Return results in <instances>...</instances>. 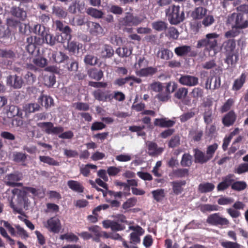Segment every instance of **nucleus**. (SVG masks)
Segmentation results:
<instances>
[{"instance_id":"obj_1","label":"nucleus","mask_w":248,"mask_h":248,"mask_svg":"<svg viewBox=\"0 0 248 248\" xmlns=\"http://www.w3.org/2000/svg\"><path fill=\"white\" fill-rule=\"evenodd\" d=\"M7 193L9 194L11 193L13 196L17 194L15 202L12 200L10 201V206L13 209L14 212L22 214L23 209H27L29 205L28 199L24 191L15 188L11 191L8 190Z\"/></svg>"},{"instance_id":"obj_2","label":"nucleus","mask_w":248,"mask_h":248,"mask_svg":"<svg viewBox=\"0 0 248 248\" xmlns=\"http://www.w3.org/2000/svg\"><path fill=\"white\" fill-rule=\"evenodd\" d=\"M165 12L166 16L171 25H178L185 19V12L183 10L181 11L179 5H170Z\"/></svg>"},{"instance_id":"obj_3","label":"nucleus","mask_w":248,"mask_h":248,"mask_svg":"<svg viewBox=\"0 0 248 248\" xmlns=\"http://www.w3.org/2000/svg\"><path fill=\"white\" fill-rule=\"evenodd\" d=\"M219 37V34L216 32L207 33L204 38L198 41L197 47H205V50L209 52L215 50L217 46V39Z\"/></svg>"},{"instance_id":"obj_4","label":"nucleus","mask_w":248,"mask_h":248,"mask_svg":"<svg viewBox=\"0 0 248 248\" xmlns=\"http://www.w3.org/2000/svg\"><path fill=\"white\" fill-rule=\"evenodd\" d=\"M222 48L226 56L225 62L228 64H233V56H235L236 41L234 39H230L225 41L222 44Z\"/></svg>"},{"instance_id":"obj_5","label":"nucleus","mask_w":248,"mask_h":248,"mask_svg":"<svg viewBox=\"0 0 248 248\" xmlns=\"http://www.w3.org/2000/svg\"><path fill=\"white\" fill-rule=\"evenodd\" d=\"M144 17L143 16H134L133 13L127 12L124 17L120 19L119 23L122 26H137L141 24L144 21Z\"/></svg>"},{"instance_id":"obj_6","label":"nucleus","mask_w":248,"mask_h":248,"mask_svg":"<svg viewBox=\"0 0 248 248\" xmlns=\"http://www.w3.org/2000/svg\"><path fill=\"white\" fill-rule=\"evenodd\" d=\"M177 88V84L169 82L167 83L165 91H161L156 95V98L159 101L166 102L170 98V93L174 92Z\"/></svg>"},{"instance_id":"obj_7","label":"nucleus","mask_w":248,"mask_h":248,"mask_svg":"<svg viewBox=\"0 0 248 248\" xmlns=\"http://www.w3.org/2000/svg\"><path fill=\"white\" fill-rule=\"evenodd\" d=\"M229 20L233 23L232 26L236 28L244 29L248 27V20L244 19L241 13H232L229 17Z\"/></svg>"},{"instance_id":"obj_8","label":"nucleus","mask_w":248,"mask_h":248,"mask_svg":"<svg viewBox=\"0 0 248 248\" xmlns=\"http://www.w3.org/2000/svg\"><path fill=\"white\" fill-rule=\"evenodd\" d=\"M206 222L214 226H228L229 224V220L225 217H221L219 213H214L209 215L206 220Z\"/></svg>"},{"instance_id":"obj_9","label":"nucleus","mask_w":248,"mask_h":248,"mask_svg":"<svg viewBox=\"0 0 248 248\" xmlns=\"http://www.w3.org/2000/svg\"><path fill=\"white\" fill-rule=\"evenodd\" d=\"M37 125L48 134L58 135L64 130L62 126H54L51 122L39 123Z\"/></svg>"},{"instance_id":"obj_10","label":"nucleus","mask_w":248,"mask_h":248,"mask_svg":"<svg viewBox=\"0 0 248 248\" xmlns=\"http://www.w3.org/2000/svg\"><path fill=\"white\" fill-rule=\"evenodd\" d=\"M93 95L94 98L102 102H111L112 101L111 93L109 90L97 89L95 90Z\"/></svg>"},{"instance_id":"obj_11","label":"nucleus","mask_w":248,"mask_h":248,"mask_svg":"<svg viewBox=\"0 0 248 248\" xmlns=\"http://www.w3.org/2000/svg\"><path fill=\"white\" fill-rule=\"evenodd\" d=\"M44 226L48 230L54 233L59 232L61 228L60 221L56 217H51L47 220L46 222L44 223Z\"/></svg>"},{"instance_id":"obj_12","label":"nucleus","mask_w":248,"mask_h":248,"mask_svg":"<svg viewBox=\"0 0 248 248\" xmlns=\"http://www.w3.org/2000/svg\"><path fill=\"white\" fill-rule=\"evenodd\" d=\"M233 174H229L225 177H222V181L219 183L217 186V190L218 191H224L228 188L230 186L232 187L234 181Z\"/></svg>"},{"instance_id":"obj_13","label":"nucleus","mask_w":248,"mask_h":248,"mask_svg":"<svg viewBox=\"0 0 248 248\" xmlns=\"http://www.w3.org/2000/svg\"><path fill=\"white\" fill-rule=\"evenodd\" d=\"M42 37L44 39V43H45L51 46L55 45L56 41L61 43H64L65 42L61 34L56 35V36L54 37L52 34L50 33L48 31Z\"/></svg>"},{"instance_id":"obj_14","label":"nucleus","mask_w":248,"mask_h":248,"mask_svg":"<svg viewBox=\"0 0 248 248\" xmlns=\"http://www.w3.org/2000/svg\"><path fill=\"white\" fill-rule=\"evenodd\" d=\"M53 26L55 27L56 30H58L65 34L66 37L64 39V41L65 40L71 39L70 33L71 30L69 26H65L62 21L59 20H57L53 22Z\"/></svg>"},{"instance_id":"obj_15","label":"nucleus","mask_w":248,"mask_h":248,"mask_svg":"<svg viewBox=\"0 0 248 248\" xmlns=\"http://www.w3.org/2000/svg\"><path fill=\"white\" fill-rule=\"evenodd\" d=\"M237 115L234 110H232L227 113L222 119L223 124L226 127L232 125L235 122Z\"/></svg>"},{"instance_id":"obj_16","label":"nucleus","mask_w":248,"mask_h":248,"mask_svg":"<svg viewBox=\"0 0 248 248\" xmlns=\"http://www.w3.org/2000/svg\"><path fill=\"white\" fill-rule=\"evenodd\" d=\"M198 81L199 79L197 77L190 75L182 76L179 80L181 84L190 87L197 85L198 84Z\"/></svg>"},{"instance_id":"obj_17","label":"nucleus","mask_w":248,"mask_h":248,"mask_svg":"<svg viewBox=\"0 0 248 248\" xmlns=\"http://www.w3.org/2000/svg\"><path fill=\"white\" fill-rule=\"evenodd\" d=\"M86 24L92 34L93 35L103 34L104 29L98 23L88 21L86 22Z\"/></svg>"},{"instance_id":"obj_18","label":"nucleus","mask_w":248,"mask_h":248,"mask_svg":"<svg viewBox=\"0 0 248 248\" xmlns=\"http://www.w3.org/2000/svg\"><path fill=\"white\" fill-rule=\"evenodd\" d=\"M23 84L22 78L16 75L9 76L7 78V84L15 89L20 88Z\"/></svg>"},{"instance_id":"obj_19","label":"nucleus","mask_w":248,"mask_h":248,"mask_svg":"<svg viewBox=\"0 0 248 248\" xmlns=\"http://www.w3.org/2000/svg\"><path fill=\"white\" fill-rule=\"evenodd\" d=\"M154 125L162 128H170L174 126L175 122L168 118H156L154 121Z\"/></svg>"},{"instance_id":"obj_20","label":"nucleus","mask_w":248,"mask_h":248,"mask_svg":"<svg viewBox=\"0 0 248 248\" xmlns=\"http://www.w3.org/2000/svg\"><path fill=\"white\" fill-rule=\"evenodd\" d=\"M193 151L194 152V161L196 163L202 164L209 161L206 154L201 150L198 148H195Z\"/></svg>"},{"instance_id":"obj_21","label":"nucleus","mask_w":248,"mask_h":248,"mask_svg":"<svg viewBox=\"0 0 248 248\" xmlns=\"http://www.w3.org/2000/svg\"><path fill=\"white\" fill-rule=\"evenodd\" d=\"M22 178V174L20 173L16 172L8 174L6 177L7 185L10 186H19L20 183L16 182L20 180Z\"/></svg>"},{"instance_id":"obj_22","label":"nucleus","mask_w":248,"mask_h":248,"mask_svg":"<svg viewBox=\"0 0 248 248\" xmlns=\"http://www.w3.org/2000/svg\"><path fill=\"white\" fill-rule=\"evenodd\" d=\"M189 175V170L185 168H179L173 169L171 172L169 173V176L171 178H184L188 176Z\"/></svg>"},{"instance_id":"obj_23","label":"nucleus","mask_w":248,"mask_h":248,"mask_svg":"<svg viewBox=\"0 0 248 248\" xmlns=\"http://www.w3.org/2000/svg\"><path fill=\"white\" fill-rule=\"evenodd\" d=\"M148 153L151 156H155L161 154L164 151L161 147H158L157 144L154 142H150L148 145Z\"/></svg>"},{"instance_id":"obj_24","label":"nucleus","mask_w":248,"mask_h":248,"mask_svg":"<svg viewBox=\"0 0 248 248\" xmlns=\"http://www.w3.org/2000/svg\"><path fill=\"white\" fill-rule=\"evenodd\" d=\"M173 53L168 48L161 47L157 51L156 56L161 60L168 61L172 58Z\"/></svg>"},{"instance_id":"obj_25","label":"nucleus","mask_w":248,"mask_h":248,"mask_svg":"<svg viewBox=\"0 0 248 248\" xmlns=\"http://www.w3.org/2000/svg\"><path fill=\"white\" fill-rule=\"evenodd\" d=\"M207 9L203 7H196L191 14V16L194 19H201L207 13Z\"/></svg>"},{"instance_id":"obj_26","label":"nucleus","mask_w":248,"mask_h":248,"mask_svg":"<svg viewBox=\"0 0 248 248\" xmlns=\"http://www.w3.org/2000/svg\"><path fill=\"white\" fill-rule=\"evenodd\" d=\"M186 184V182L185 180L176 181L171 182L173 193L177 195L181 194L183 191V186H185Z\"/></svg>"},{"instance_id":"obj_27","label":"nucleus","mask_w":248,"mask_h":248,"mask_svg":"<svg viewBox=\"0 0 248 248\" xmlns=\"http://www.w3.org/2000/svg\"><path fill=\"white\" fill-rule=\"evenodd\" d=\"M11 14L19 19L20 20H24L27 17V14L23 9L18 7H13L11 9Z\"/></svg>"},{"instance_id":"obj_28","label":"nucleus","mask_w":248,"mask_h":248,"mask_svg":"<svg viewBox=\"0 0 248 248\" xmlns=\"http://www.w3.org/2000/svg\"><path fill=\"white\" fill-rule=\"evenodd\" d=\"M246 75L245 73H242L239 78L236 79L233 84L232 90L235 91H238L241 89L246 82Z\"/></svg>"},{"instance_id":"obj_29","label":"nucleus","mask_w":248,"mask_h":248,"mask_svg":"<svg viewBox=\"0 0 248 248\" xmlns=\"http://www.w3.org/2000/svg\"><path fill=\"white\" fill-rule=\"evenodd\" d=\"M100 53L102 58H110L113 56L114 50L111 46L105 44L103 46Z\"/></svg>"},{"instance_id":"obj_30","label":"nucleus","mask_w":248,"mask_h":248,"mask_svg":"<svg viewBox=\"0 0 248 248\" xmlns=\"http://www.w3.org/2000/svg\"><path fill=\"white\" fill-rule=\"evenodd\" d=\"M157 72V68L152 66L141 68L138 72V75L140 77L152 76Z\"/></svg>"},{"instance_id":"obj_31","label":"nucleus","mask_w":248,"mask_h":248,"mask_svg":"<svg viewBox=\"0 0 248 248\" xmlns=\"http://www.w3.org/2000/svg\"><path fill=\"white\" fill-rule=\"evenodd\" d=\"M191 50L190 46L183 45L175 48L174 52L178 56L182 57L187 55Z\"/></svg>"},{"instance_id":"obj_32","label":"nucleus","mask_w":248,"mask_h":248,"mask_svg":"<svg viewBox=\"0 0 248 248\" xmlns=\"http://www.w3.org/2000/svg\"><path fill=\"white\" fill-rule=\"evenodd\" d=\"M38 102L39 103L41 104L42 106L47 108L52 105L53 100L51 97L45 95L42 93L38 99Z\"/></svg>"},{"instance_id":"obj_33","label":"nucleus","mask_w":248,"mask_h":248,"mask_svg":"<svg viewBox=\"0 0 248 248\" xmlns=\"http://www.w3.org/2000/svg\"><path fill=\"white\" fill-rule=\"evenodd\" d=\"M215 188V185L209 182L201 183L198 186V191L202 193L212 191Z\"/></svg>"},{"instance_id":"obj_34","label":"nucleus","mask_w":248,"mask_h":248,"mask_svg":"<svg viewBox=\"0 0 248 248\" xmlns=\"http://www.w3.org/2000/svg\"><path fill=\"white\" fill-rule=\"evenodd\" d=\"M28 155L22 152H15L13 154V160L18 163H21L23 166H26L25 162Z\"/></svg>"},{"instance_id":"obj_35","label":"nucleus","mask_w":248,"mask_h":248,"mask_svg":"<svg viewBox=\"0 0 248 248\" xmlns=\"http://www.w3.org/2000/svg\"><path fill=\"white\" fill-rule=\"evenodd\" d=\"M86 13L95 18H101L104 15V13L102 11L93 7H89L87 9Z\"/></svg>"},{"instance_id":"obj_36","label":"nucleus","mask_w":248,"mask_h":248,"mask_svg":"<svg viewBox=\"0 0 248 248\" xmlns=\"http://www.w3.org/2000/svg\"><path fill=\"white\" fill-rule=\"evenodd\" d=\"M192 155L188 153H185L182 157L181 165L182 167H190L192 163Z\"/></svg>"},{"instance_id":"obj_37","label":"nucleus","mask_w":248,"mask_h":248,"mask_svg":"<svg viewBox=\"0 0 248 248\" xmlns=\"http://www.w3.org/2000/svg\"><path fill=\"white\" fill-rule=\"evenodd\" d=\"M88 74L90 78L97 81L100 80L103 77L102 71L101 70H98L95 68L89 71Z\"/></svg>"},{"instance_id":"obj_38","label":"nucleus","mask_w":248,"mask_h":248,"mask_svg":"<svg viewBox=\"0 0 248 248\" xmlns=\"http://www.w3.org/2000/svg\"><path fill=\"white\" fill-rule=\"evenodd\" d=\"M218 145L217 143H214V144L207 146L205 154L209 160H211L213 158L216 151L218 148Z\"/></svg>"},{"instance_id":"obj_39","label":"nucleus","mask_w":248,"mask_h":248,"mask_svg":"<svg viewBox=\"0 0 248 248\" xmlns=\"http://www.w3.org/2000/svg\"><path fill=\"white\" fill-rule=\"evenodd\" d=\"M168 27V24L161 20L154 22L152 23V28L158 31H165Z\"/></svg>"},{"instance_id":"obj_40","label":"nucleus","mask_w":248,"mask_h":248,"mask_svg":"<svg viewBox=\"0 0 248 248\" xmlns=\"http://www.w3.org/2000/svg\"><path fill=\"white\" fill-rule=\"evenodd\" d=\"M53 59L54 61L58 63H61L69 61L68 57L62 52H56L53 54Z\"/></svg>"},{"instance_id":"obj_41","label":"nucleus","mask_w":248,"mask_h":248,"mask_svg":"<svg viewBox=\"0 0 248 248\" xmlns=\"http://www.w3.org/2000/svg\"><path fill=\"white\" fill-rule=\"evenodd\" d=\"M47 61L46 59L41 57L38 56L33 59L32 62L35 66L39 68L45 67L47 63Z\"/></svg>"},{"instance_id":"obj_42","label":"nucleus","mask_w":248,"mask_h":248,"mask_svg":"<svg viewBox=\"0 0 248 248\" xmlns=\"http://www.w3.org/2000/svg\"><path fill=\"white\" fill-rule=\"evenodd\" d=\"M40 161L47 164L51 166H59V163L55 160L54 158L49 156L45 155H40L39 157Z\"/></svg>"},{"instance_id":"obj_43","label":"nucleus","mask_w":248,"mask_h":248,"mask_svg":"<svg viewBox=\"0 0 248 248\" xmlns=\"http://www.w3.org/2000/svg\"><path fill=\"white\" fill-rule=\"evenodd\" d=\"M154 199L157 202H160L165 197L164 189H157L152 191Z\"/></svg>"},{"instance_id":"obj_44","label":"nucleus","mask_w":248,"mask_h":248,"mask_svg":"<svg viewBox=\"0 0 248 248\" xmlns=\"http://www.w3.org/2000/svg\"><path fill=\"white\" fill-rule=\"evenodd\" d=\"M247 186V184L244 181H234L232 186V189L235 191H240L245 189Z\"/></svg>"},{"instance_id":"obj_45","label":"nucleus","mask_w":248,"mask_h":248,"mask_svg":"<svg viewBox=\"0 0 248 248\" xmlns=\"http://www.w3.org/2000/svg\"><path fill=\"white\" fill-rule=\"evenodd\" d=\"M240 30L232 26V29L226 32L224 36L227 38H234L237 36L241 33Z\"/></svg>"},{"instance_id":"obj_46","label":"nucleus","mask_w":248,"mask_h":248,"mask_svg":"<svg viewBox=\"0 0 248 248\" xmlns=\"http://www.w3.org/2000/svg\"><path fill=\"white\" fill-rule=\"evenodd\" d=\"M219 207L216 204H205L201 206L200 210L203 212H211L214 211H217Z\"/></svg>"},{"instance_id":"obj_47","label":"nucleus","mask_w":248,"mask_h":248,"mask_svg":"<svg viewBox=\"0 0 248 248\" xmlns=\"http://www.w3.org/2000/svg\"><path fill=\"white\" fill-rule=\"evenodd\" d=\"M40 108L37 103H30L25 105L24 109L26 112L31 113L39 110Z\"/></svg>"},{"instance_id":"obj_48","label":"nucleus","mask_w":248,"mask_h":248,"mask_svg":"<svg viewBox=\"0 0 248 248\" xmlns=\"http://www.w3.org/2000/svg\"><path fill=\"white\" fill-rule=\"evenodd\" d=\"M180 144V138L178 135H175L171 137L168 142L169 148H174L178 147Z\"/></svg>"},{"instance_id":"obj_49","label":"nucleus","mask_w":248,"mask_h":248,"mask_svg":"<svg viewBox=\"0 0 248 248\" xmlns=\"http://www.w3.org/2000/svg\"><path fill=\"white\" fill-rule=\"evenodd\" d=\"M137 202V199L135 197H132L127 199L122 205L124 209L126 210L130 207L134 206Z\"/></svg>"},{"instance_id":"obj_50","label":"nucleus","mask_w":248,"mask_h":248,"mask_svg":"<svg viewBox=\"0 0 248 248\" xmlns=\"http://www.w3.org/2000/svg\"><path fill=\"white\" fill-rule=\"evenodd\" d=\"M188 93L187 89L185 87H182L175 92L174 96L179 99H182L185 98L187 95Z\"/></svg>"},{"instance_id":"obj_51","label":"nucleus","mask_w":248,"mask_h":248,"mask_svg":"<svg viewBox=\"0 0 248 248\" xmlns=\"http://www.w3.org/2000/svg\"><path fill=\"white\" fill-rule=\"evenodd\" d=\"M191 97L198 99L199 98H202L203 96V90L199 87H195L193 89L191 93Z\"/></svg>"},{"instance_id":"obj_52","label":"nucleus","mask_w":248,"mask_h":248,"mask_svg":"<svg viewBox=\"0 0 248 248\" xmlns=\"http://www.w3.org/2000/svg\"><path fill=\"white\" fill-rule=\"evenodd\" d=\"M220 245L223 248H241V246L237 242L229 241L221 242Z\"/></svg>"},{"instance_id":"obj_53","label":"nucleus","mask_w":248,"mask_h":248,"mask_svg":"<svg viewBox=\"0 0 248 248\" xmlns=\"http://www.w3.org/2000/svg\"><path fill=\"white\" fill-rule=\"evenodd\" d=\"M44 26L36 24L34 26L33 32L41 35L42 37L48 31Z\"/></svg>"},{"instance_id":"obj_54","label":"nucleus","mask_w":248,"mask_h":248,"mask_svg":"<svg viewBox=\"0 0 248 248\" xmlns=\"http://www.w3.org/2000/svg\"><path fill=\"white\" fill-rule=\"evenodd\" d=\"M19 109L18 108L14 105L10 106L9 109L7 111V115L8 117L12 118L18 115Z\"/></svg>"},{"instance_id":"obj_55","label":"nucleus","mask_w":248,"mask_h":248,"mask_svg":"<svg viewBox=\"0 0 248 248\" xmlns=\"http://www.w3.org/2000/svg\"><path fill=\"white\" fill-rule=\"evenodd\" d=\"M15 229L16 230V233L21 238L26 239L29 237V234L27 231L19 225H16Z\"/></svg>"},{"instance_id":"obj_56","label":"nucleus","mask_w":248,"mask_h":248,"mask_svg":"<svg viewBox=\"0 0 248 248\" xmlns=\"http://www.w3.org/2000/svg\"><path fill=\"white\" fill-rule=\"evenodd\" d=\"M53 13L59 17L65 18L67 16L66 11L60 7L54 8Z\"/></svg>"},{"instance_id":"obj_57","label":"nucleus","mask_w":248,"mask_h":248,"mask_svg":"<svg viewBox=\"0 0 248 248\" xmlns=\"http://www.w3.org/2000/svg\"><path fill=\"white\" fill-rule=\"evenodd\" d=\"M234 101L232 99L229 98L221 107L220 111L222 113L226 112L229 110L232 106Z\"/></svg>"},{"instance_id":"obj_58","label":"nucleus","mask_w":248,"mask_h":248,"mask_svg":"<svg viewBox=\"0 0 248 248\" xmlns=\"http://www.w3.org/2000/svg\"><path fill=\"white\" fill-rule=\"evenodd\" d=\"M151 89L154 92L159 93L162 91L163 86L160 82H154L150 85Z\"/></svg>"},{"instance_id":"obj_59","label":"nucleus","mask_w":248,"mask_h":248,"mask_svg":"<svg viewBox=\"0 0 248 248\" xmlns=\"http://www.w3.org/2000/svg\"><path fill=\"white\" fill-rule=\"evenodd\" d=\"M168 33L169 37L173 39H177L179 35L178 30L174 27L169 28Z\"/></svg>"},{"instance_id":"obj_60","label":"nucleus","mask_w":248,"mask_h":248,"mask_svg":"<svg viewBox=\"0 0 248 248\" xmlns=\"http://www.w3.org/2000/svg\"><path fill=\"white\" fill-rule=\"evenodd\" d=\"M24 78L28 84H32L36 79V77L32 73L29 71L25 74Z\"/></svg>"},{"instance_id":"obj_61","label":"nucleus","mask_w":248,"mask_h":248,"mask_svg":"<svg viewBox=\"0 0 248 248\" xmlns=\"http://www.w3.org/2000/svg\"><path fill=\"white\" fill-rule=\"evenodd\" d=\"M247 171H248V163H244L240 164L235 170V172L239 174Z\"/></svg>"},{"instance_id":"obj_62","label":"nucleus","mask_w":248,"mask_h":248,"mask_svg":"<svg viewBox=\"0 0 248 248\" xmlns=\"http://www.w3.org/2000/svg\"><path fill=\"white\" fill-rule=\"evenodd\" d=\"M203 119L204 123L207 124H209L212 122V111L211 109L205 111L203 114Z\"/></svg>"},{"instance_id":"obj_63","label":"nucleus","mask_w":248,"mask_h":248,"mask_svg":"<svg viewBox=\"0 0 248 248\" xmlns=\"http://www.w3.org/2000/svg\"><path fill=\"white\" fill-rule=\"evenodd\" d=\"M140 236L137 233L132 232L130 234V243L133 245L139 244L140 242Z\"/></svg>"},{"instance_id":"obj_64","label":"nucleus","mask_w":248,"mask_h":248,"mask_svg":"<svg viewBox=\"0 0 248 248\" xmlns=\"http://www.w3.org/2000/svg\"><path fill=\"white\" fill-rule=\"evenodd\" d=\"M121 171V169L114 166H111L108 168L107 173L109 176L117 175Z\"/></svg>"}]
</instances>
